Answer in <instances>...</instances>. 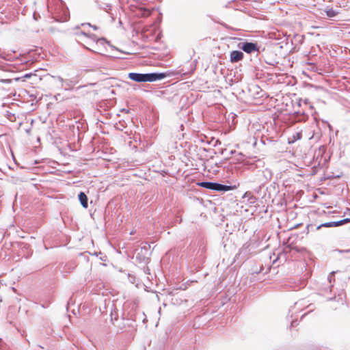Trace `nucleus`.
I'll use <instances>...</instances> for the list:
<instances>
[{"instance_id": "nucleus-1", "label": "nucleus", "mask_w": 350, "mask_h": 350, "mask_svg": "<svg viewBox=\"0 0 350 350\" xmlns=\"http://www.w3.org/2000/svg\"><path fill=\"white\" fill-rule=\"evenodd\" d=\"M165 77L163 74H139V73H129V77L133 81L138 82L145 81H154L163 79Z\"/></svg>"}, {"instance_id": "nucleus-2", "label": "nucleus", "mask_w": 350, "mask_h": 350, "mask_svg": "<svg viewBox=\"0 0 350 350\" xmlns=\"http://www.w3.org/2000/svg\"><path fill=\"white\" fill-rule=\"evenodd\" d=\"M235 92H233L232 94H235L237 98L241 101L247 103L251 102L253 99H258L263 97L266 93L262 89H260L258 91V89L252 92V95L247 96H241V93H245V91H243V89H234Z\"/></svg>"}, {"instance_id": "nucleus-3", "label": "nucleus", "mask_w": 350, "mask_h": 350, "mask_svg": "<svg viewBox=\"0 0 350 350\" xmlns=\"http://www.w3.org/2000/svg\"><path fill=\"white\" fill-rule=\"evenodd\" d=\"M80 39L81 41L83 42L84 46L90 50H92L91 49L92 46L96 43V38L95 36H88L85 33H82L80 35Z\"/></svg>"}, {"instance_id": "nucleus-4", "label": "nucleus", "mask_w": 350, "mask_h": 350, "mask_svg": "<svg viewBox=\"0 0 350 350\" xmlns=\"http://www.w3.org/2000/svg\"><path fill=\"white\" fill-rule=\"evenodd\" d=\"M237 185H224L219 183L213 182L212 190L219 192H226L237 189Z\"/></svg>"}, {"instance_id": "nucleus-5", "label": "nucleus", "mask_w": 350, "mask_h": 350, "mask_svg": "<svg viewBox=\"0 0 350 350\" xmlns=\"http://www.w3.org/2000/svg\"><path fill=\"white\" fill-rule=\"evenodd\" d=\"M349 222H350V218H345V219H341V220H339L337 221L325 222V223L321 224V225L318 226L317 229L319 230L322 227L331 228V227L340 226L344 225L345 224H347Z\"/></svg>"}, {"instance_id": "nucleus-6", "label": "nucleus", "mask_w": 350, "mask_h": 350, "mask_svg": "<svg viewBox=\"0 0 350 350\" xmlns=\"http://www.w3.org/2000/svg\"><path fill=\"white\" fill-rule=\"evenodd\" d=\"M241 48L247 53H251L258 51L256 44L252 42H245Z\"/></svg>"}, {"instance_id": "nucleus-7", "label": "nucleus", "mask_w": 350, "mask_h": 350, "mask_svg": "<svg viewBox=\"0 0 350 350\" xmlns=\"http://www.w3.org/2000/svg\"><path fill=\"white\" fill-rule=\"evenodd\" d=\"M230 58L232 63L238 62L243 58V53L240 51H232L230 53Z\"/></svg>"}, {"instance_id": "nucleus-8", "label": "nucleus", "mask_w": 350, "mask_h": 350, "mask_svg": "<svg viewBox=\"0 0 350 350\" xmlns=\"http://www.w3.org/2000/svg\"><path fill=\"white\" fill-rule=\"evenodd\" d=\"M78 198L81 206L83 208H87L88 206V198L86 194L84 192L81 191L78 195Z\"/></svg>"}, {"instance_id": "nucleus-9", "label": "nucleus", "mask_w": 350, "mask_h": 350, "mask_svg": "<svg viewBox=\"0 0 350 350\" xmlns=\"http://www.w3.org/2000/svg\"><path fill=\"white\" fill-rule=\"evenodd\" d=\"M152 11L145 8H139L137 10V15L140 17H148L150 16Z\"/></svg>"}, {"instance_id": "nucleus-10", "label": "nucleus", "mask_w": 350, "mask_h": 350, "mask_svg": "<svg viewBox=\"0 0 350 350\" xmlns=\"http://www.w3.org/2000/svg\"><path fill=\"white\" fill-rule=\"evenodd\" d=\"M243 198H247L248 203L251 204H254L257 200V198L250 191H246L243 194Z\"/></svg>"}, {"instance_id": "nucleus-11", "label": "nucleus", "mask_w": 350, "mask_h": 350, "mask_svg": "<svg viewBox=\"0 0 350 350\" xmlns=\"http://www.w3.org/2000/svg\"><path fill=\"white\" fill-rule=\"evenodd\" d=\"M213 184V182H208V181H202V182L198 183V186L205 188V189H210V190H212Z\"/></svg>"}, {"instance_id": "nucleus-12", "label": "nucleus", "mask_w": 350, "mask_h": 350, "mask_svg": "<svg viewBox=\"0 0 350 350\" xmlns=\"http://www.w3.org/2000/svg\"><path fill=\"white\" fill-rule=\"evenodd\" d=\"M22 79L23 81H25V79H31V81L30 82L31 84H33L36 81L40 80L36 75H25Z\"/></svg>"}, {"instance_id": "nucleus-13", "label": "nucleus", "mask_w": 350, "mask_h": 350, "mask_svg": "<svg viewBox=\"0 0 350 350\" xmlns=\"http://www.w3.org/2000/svg\"><path fill=\"white\" fill-rule=\"evenodd\" d=\"M249 247H250V244H248V243L244 244L241 247V248L239 250V255L243 254V255L247 256L248 251H250Z\"/></svg>"}, {"instance_id": "nucleus-14", "label": "nucleus", "mask_w": 350, "mask_h": 350, "mask_svg": "<svg viewBox=\"0 0 350 350\" xmlns=\"http://www.w3.org/2000/svg\"><path fill=\"white\" fill-rule=\"evenodd\" d=\"M5 116L11 122L16 121L15 114L10 111L5 110Z\"/></svg>"}, {"instance_id": "nucleus-15", "label": "nucleus", "mask_w": 350, "mask_h": 350, "mask_svg": "<svg viewBox=\"0 0 350 350\" xmlns=\"http://www.w3.org/2000/svg\"><path fill=\"white\" fill-rule=\"evenodd\" d=\"M244 90L243 91H245V93H241V96H247V95H252V92L255 90H256V89H243Z\"/></svg>"}, {"instance_id": "nucleus-16", "label": "nucleus", "mask_w": 350, "mask_h": 350, "mask_svg": "<svg viewBox=\"0 0 350 350\" xmlns=\"http://www.w3.org/2000/svg\"><path fill=\"white\" fill-rule=\"evenodd\" d=\"M336 14V12L334 10H333L332 9H330L329 10L327 11V15L329 16V17H333V16H335Z\"/></svg>"}, {"instance_id": "nucleus-17", "label": "nucleus", "mask_w": 350, "mask_h": 350, "mask_svg": "<svg viewBox=\"0 0 350 350\" xmlns=\"http://www.w3.org/2000/svg\"><path fill=\"white\" fill-rule=\"evenodd\" d=\"M302 137V135L301 133H297L296 135H293V137L295 139H300Z\"/></svg>"}, {"instance_id": "nucleus-18", "label": "nucleus", "mask_w": 350, "mask_h": 350, "mask_svg": "<svg viewBox=\"0 0 350 350\" xmlns=\"http://www.w3.org/2000/svg\"><path fill=\"white\" fill-rule=\"evenodd\" d=\"M155 92H156V95L158 96H160L161 95L164 94V92H163V91H157Z\"/></svg>"}, {"instance_id": "nucleus-19", "label": "nucleus", "mask_w": 350, "mask_h": 350, "mask_svg": "<svg viewBox=\"0 0 350 350\" xmlns=\"http://www.w3.org/2000/svg\"><path fill=\"white\" fill-rule=\"evenodd\" d=\"M335 272H332L330 273V275L328 276V280L329 281V282H332V275L334 274Z\"/></svg>"}, {"instance_id": "nucleus-20", "label": "nucleus", "mask_w": 350, "mask_h": 350, "mask_svg": "<svg viewBox=\"0 0 350 350\" xmlns=\"http://www.w3.org/2000/svg\"><path fill=\"white\" fill-rule=\"evenodd\" d=\"M220 93V90L217 89V90L213 91L214 95L219 94Z\"/></svg>"}, {"instance_id": "nucleus-21", "label": "nucleus", "mask_w": 350, "mask_h": 350, "mask_svg": "<svg viewBox=\"0 0 350 350\" xmlns=\"http://www.w3.org/2000/svg\"><path fill=\"white\" fill-rule=\"evenodd\" d=\"M339 296H340V295ZM339 299H340L341 304H342V299L341 297H339V299H338V301H339Z\"/></svg>"}, {"instance_id": "nucleus-22", "label": "nucleus", "mask_w": 350, "mask_h": 350, "mask_svg": "<svg viewBox=\"0 0 350 350\" xmlns=\"http://www.w3.org/2000/svg\"><path fill=\"white\" fill-rule=\"evenodd\" d=\"M336 299V297H331L329 299V301H332V300H334Z\"/></svg>"}, {"instance_id": "nucleus-23", "label": "nucleus", "mask_w": 350, "mask_h": 350, "mask_svg": "<svg viewBox=\"0 0 350 350\" xmlns=\"http://www.w3.org/2000/svg\"><path fill=\"white\" fill-rule=\"evenodd\" d=\"M21 79V78H16V79H14L15 81H19Z\"/></svg>"}, {"instance_id": "nucleus-24", "label": "nucleus", "mask_w": 350, "mask_h": 350, "mask_svg": "<svg viewBox=\"0 0 350 350\" xmlns=\"http://www.w3.org/2000/svg\"><path fill=\"white\" fill-rule=\"evenodd\" d=\"M111 320L113 321V313L111 314Z\"/></svg>"}, {"instance_id": "nucleus-25", "label": "nucleus", "mask_w": 350, "mask_h": 350, "mask_svg": "<svg viewBox=\"0 0 350 350\" xmlns=\"http://www.w3.org/2000/svg\"><path fill=\"white\" fill-rule=\"evenodd\" d=\"M295 323V321H292V322H291V326H293Z\"/></svg>"}, {"instance_id": "nucleus-26", "label": "nucleus", "mask_w": 350, "mask_h": 350, "mask_svg": "<svg viewBox=\"0 0 350 350\" xmlns=\"http://www.w3.org/2000/svg\"><path fill=\"white\" fill-rule=\"evenodd\" d=\"M234 151H230V154H232L234 153Z\"/></svg>"}, {"instance_id": "nucleus-27", "label": "nucleus", "mask_w": 350, "mask_h": 350, "mask_svg": "<svg viewBox=\"0 0 350 350\" xmlns=\"http://www.w3.org/2000/svg\"><path fill=\"white\" fill-rule=\"evenodd\" d=\"M23 90H25V92L29 93V92H27L26 89H23Z\"/></svg>"}, {"instance_id": "nucleus-28", "label": "nucleus", "mask_w": 350, "mask_h": 350, "mask_svg": "<svg viewBox=\"0 0 350 350\" xmlns=\"http://www.w3.org/2000/svg\"><path fill=\"white\" fill-rule=\"evenodd\" d=\"M215 166H216L217 167H219L217 163L215 164Z\"/></svg>"}]
</instances>
